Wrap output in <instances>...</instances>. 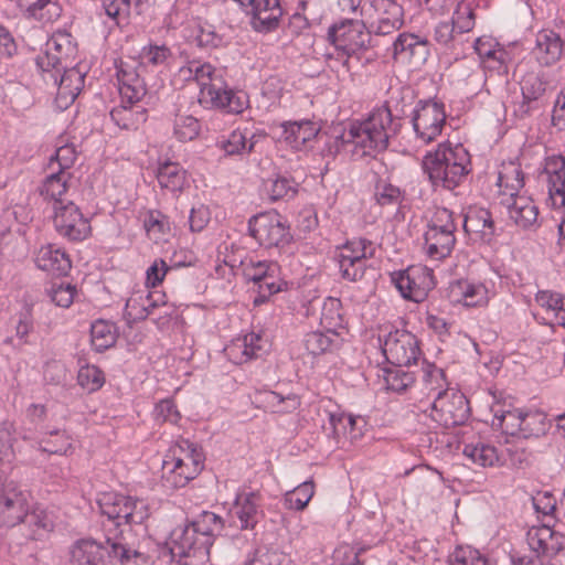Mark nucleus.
I'll use <instances>...</instances> for the list:
<instances>
[{"mask_svg":"<svg viewBox=\"0 0 565 565\" xmlns=\"http://www.w3.org/2000/svg\"><path fill=\"white\" fill-rule=\"evenodd\" d=\"M104 541L81 539L70 548L71 565H108L111 558L121 564L141 556L138 551V535H146L145 521L150 516L149 504L139 498L121 493H103L97 501Z\"/></svg>","mask_w":565,"mask_h":565,"instance_id":"1","label":"nucleus"},{"mask_svg":"<svg viewBox=\"0 0 565 565\" xmlns=\"http://www.w3.org/2000/svg\"><path fill=\"white\" fill-rule=\"evenodd\" d=\"M412 99L411 94L399 99L391 97L384 106L374 109L366 120L351 124L348 130L335 136L329 142V152L335 156L344 151L361 159L385 150L388 139L398 132L401 119L407 115L406 108L412 105Z\"/></svg>","mask_w":565,"mask_h":565,"instance_id":"2","label":"nucleus"},{"mask_svg":"<svg viewBox=\"0 0 565 565\" xmlns=\"http://www.w3.org/2000/svg\"><path fill=\"white\" fill-rule=\"evenodd\" d=\"M224 527L223 519L203 511L192 520L177 525L169 536L171 561L175 565H204L214 539Z\"/></svg>","mask_w":565,"mask_h":565,"instance_id":"3","label":"nucleus"},{"mask_svg":"<svg viewBox=\"0 0 565 565\" xmlns=\"http://www.w3.org/2000/svg\"><path fill=\"white\" fill-rule=\"evenodd\" d=\"M423 169L434 186L454 190L471 171L470 154L460 143H441L424 157Z\"/></svg>","mask_w":565,"mask_h":565,"instance_id":"4","label":"nucleus"},{"mask_svg":"<svg viewBox=\"0 0 565 565\" xmlns=\"http://www.w3.org/2000/svg\"><path fill=\"white\" fill-rule=\"evenodd\" d=\"M193 81L200 87V103L226 110L231 114H241L247 104L243 94H236L223 87L222 79L215 75L211 64H200L192 61Z\"/></svg>","mask_w":565,"mask_h":565,"instance_id":"5","label":"nucleus"},{"mask_svg":"<svg viewBox=\"0 0 565 565\" xmlns=\"http://www.w3.org/2000/svg\"><path fill=\"white\" fill-rule=\"evenodd\" d=\"M328 38L335 49L345 56L343 66L351 68V61L355 58L362 65L374 61V56H364L371 47V32L366 30L361 20H345L329 29Z\"/></svg>","mask_w":565,"mask_h":565,"instance_id":"6","label":"nucleus"},{"mask_svg":"<svg viewBox=\"0 0 565 565\" xmlns=\"http://www.w3.org/2000/svg\"><path fill=\"white\" fill-rule=\"evenodd\" d=\"M531 555L511 554L513 565H548L565 554L564 536L548 526L529 532Z\"/></svg>","mask_w":565,"mask_h":565,"instance_id":"7","label":"nucleus"},{"mask_svg":"<svg viewBox=\"0 0 565 565\" xmlns=\"http://www.w3.org/2000/svg\"><path fill=\"white\" fill-rule=\"evenodd\" d=\"M76 46L72 36L67 32H56L46 42L45 52L36 57V66L43 73L45 82L56 83L57 74L62 67H68L73 64V56Z\"/></svg>","mask_w":565,"mask_h":565,"instance_id":"8","label":"nucleus"},{"mask_svg":"<svg viewBox=\"0 0 565 565\" xmlns=\"http://www.w3.org/2000/svg\"><path fill=\"white\" fill-rule=\"evenodd\" d=\"M391 280L404 299L422 302L436 287L433 269L427 266H409L391 274Z\"/></svg>","mask_w":565,"mask_h":565,"instance_id":"9","label":"nucleus"},{"mask_svg":"<svg viewBox=\"0 0 565 565\" xmlns=\"http://www.w3.org/2000/svg\"><path fill=\"white\" fill-rule=\"evenodd\" d=\"M248 230L260 247H285L292 241L289 227L275 211L263 212L250 217Z\"/></svg>","mask_w":565,"mask_h":565,"instance_id":"10","label":"nucleus"},{"mask_svg":"<svg viewBox=\"0 0 565 565\" xmlns=\"http://www.w3.org/2000/svg\"><path fill=\"white\" fill-rule=\"evenodd\" d=\"M411 114L417 140L429 143L441 134L446 121V113L441 103L419 100Z\"/></svg>","mask_w":565,"mask_h":565,"instance_id":"11","label":"nucleus"},{"mask_svg":"<svg viewBox=\"0 0 565 565\" xmlns=\"http://www.w3.org/2000/svg\"><path fill=\"white\" fill-rule=\"evenodd\" d=\"M430 409L431 419L445 427L463 425L470 416L469 401L459 392L450 395L446 391L438 392Z\"/></svg>","mask_w":565,"mask_h":565,"instance_id":"12","label":"nucleus"},{"mask_svg":"<svg viewBox=\"0 0 565 565\" xmlns=\"http://www.w3.org/2000/svg\"><path fill=\"white\" fill-rule=\"evenodd\" d=\"M385 359L393 366H411L420 355L417 338L407 330L391 331L382 344Z\"/></svg>","mask_w":565,"mask_h":565,"instance_id":"13","label":"nucleus"},{"mask_svg":"<svg viewBox=\"0 0 565 565\" xmlns=\"http://www.w3.org/2000/svg\"><path fill=\"white\" fill-rule=\"evenodd\" d=\"M54 225L56 231L71 242H81L90 234L89 222L83 217L78 206L72 201L65 204L55 205Z\"/></svg>","mask_w":565,"mask_h":565,"instance_id":"14","label":"nucleus"},{"mask_svg":"<svg viewBox=\"0 0 565 565\" xmlns=\"http://www.w3.org/2000/svg\"><path fill=\"white\" fill-rule=\"evenodd\" d=\"M28 501L13 481H7L0 472V526L13 527L21 522Z\"/></svg>","mask_w":565,"mask_h":565,"instance_id":"15","label":"nucleus"},{"mask_svg":"<svg viewBox=\"0 0 565 565\" xmlns=\"http://www.w3.org/2000/svg\"><path fill=\"white\" fill-rule=\"evenodd\" d=\"M233 513L237 519L236 526L242 531H254L265 518L263 498L257 491H242L236 494Z\"/></svg>","mask_w":565,"mask_h":565,"instance_id":"16","label":"nucleus"},{"mask_svg":"<svg viewBox=\"0 0 565 565\" xmlns=\"http://www.w3.org/2000/svg\"><path fill=\"white\" fill-rule=\"evenodd\" d=\"M141 72L143 71L139 66L138 61L131 60L120 63L117 78L122 103L136 104L146 95L147 88L145 79L141 77Z\"/></svg>","mask_w":565,"mask_h":565,"instance_id":"17","label":"nucleus"},{"mask_svg":"<svg viewBox=\"0 0 565 565\" xmlns=\"http://www.w3.org/2000/svg\"><path fill=\"white\" fill-rule=\"evenodd\" d=\"M463 228L473 244L490 245L495 236L491 213L482 207H469L465 215Z\"/></svg>","mask_w":565,"mask_h":565,"instance_id":"18","label":"nucleus"},{"mask_svg":"<svg viewBox=\"0 0 565 565\" xmlns=\"http://www.w3.org/2000/svg\"><path fill=\"white\" fill-rule=\"evenodd\" d=\"M447 298L451 303L465 307H482L488 303V289L483 284H475L467 279H457L449 284Z\"/></svg>","mask_w":565,"mask_h":565,"instance_id":"19","label":"nucleus"},{"mask_svg":"<svg viewBox=\"0 0 565 565\" xmlns=\"http://www.w3.org/2000/svg\"><path fill=\"white\" fill-rule=\"evenodd\" d=\"M57 95L56 103L60 108H67L74 103L84 86V74L72 64L68 67H62L57 74L56 83Z\"/></svg>","mask_w":565,"mask_h":565,"instance_id":"20","label":"nucleus"},{"mask_svg":"<svg viewBox=\"0 0 565 565\" xmlns=\"http://www.w3.org/2000/svg\"><path fill=\"white\" fill-rule=\"evenodd\" d=\"M204 468V455L202 450L190 449L188 455L178 458L170 470L175 488L185 487Z\"/></svg>","mask_w":565,"mask_h":565,"instance_id":"21","label":"nucleus"},{"mask_svg":"<svg viewBox=\"0 0 565 565\" xmlns=\"http://www.w3.org/2000/svg\"><path fill=\"white\" fill-rule=\"evenodd\" d=\"M22 534L28 540H42L53 527V521L50 515L41 509L29 510L25 509L22 520L18 523Z\"/></svg>","mask_w":565,"mask_h":565,"instance_id":"22","label":"nucleus"},{"mask_svg":"<svg viewBox=\"0 0 565 565\" xmlns=\"http://www.w3.org/2000/svg\"><path fill=\"white\" fill-rule=\"evenodd\" d=\"M563 53V41L558 33L543 30L536 35L534 54L536 60L545 66L556 63Z\"/></svg>","mask_w":565,"mask_h":565,"instance_id":"23","label":"nucleus"},{"mask_svg":"<svg viewBox=\"0 0 565 565\" xmlns=\"http://www.w3.org/2000/svg\"><path fill=\"white\" fill-rule=\"evenodd\" d=\"M548 195L554 207L565 212V158L561 157L546 168Z\"/></svg>","mask_w":565,"mask_h":565,"instance_id":"24","label":"nucleus"},{"mask_svg":"<svg viewBox=\"0 0 565 565\" xmlns=\"http://www.w3.org/2000/svg\"><path fill=\"white\" fill-rule=\"evenodd\" d=\"M142 222L149 241L156 245L169 243L172 231L168 216L157 210L148 211Z\"/></svg>","mask_w":565,"mask_h":565,"instance_id":"25","label":"nucleus"},{"mask_svg":"<svg viewBox=\"0 0 565 565\" xmlns=\"http://www.w3.org/2000/svg\"><path fill=\"white\" fill-rule=\"evenodd\" d=\"M35 264L41 270L56 276H65L72 267L65 249H39Z\"/></svg>","mask_w":565,"mask_h":565,"instance_id":"26","label":"nucleus"},{"mask_svg":"<svg viewBox=\"0 0 565 565\" xmlns=\"http://www.w3.org/2000/svg\"><path fill=\"white\" fill-rule=\"evenodd\" d=\"M265 137L264 132L247 137L245 131L236 129L226 139L220 140L217 145L227 156H242L253 152L258 140Z\"/></svg>","mask_w":565,"mask_h":565,"instance_id":"27","label":"nucleus"},{"mask_svg":"<svg viewBox=\"0 0 565 565\" xmlns=\"http://www.w3.org/2000/svg\"><path fill=\"white\" fill-rule=\"evenodd\" d=\"M509 216L523 228H530L536 224L539 209L527 196H516L507 203Z\"/></svg>","mask_w":565,"mask_h":565,"instance_id":"28","label":"nucleus"},{"mask_svg":"<svg viewBox=\"0 0 565 565\" xmlns=\"http://www.w3.org/2000/svg\"><path fill=\"white\" fill-rule=\"evenodd\" d=\"M113 121L125 130H137L147 120V109L140 105L128 104L113 108L110 111Z\"/></svg>","mask_w":565,"mask_h":565,"instance_id":"29","label":"nucleus"},{"mask_svg":"<svg viewBox=\"0 0 565 565\" xmlns=\"http://www.w3.org/2000/svg\"><path fill=\"white\" fill-rule=\"evenodd\" d=\"M157 180L162 189L180 193L188 184L186 171L177 162L166 161L157 171Z\"/></svg>","mask_w":565,"mask_h":565,"instance_id":"30","label":"nucleus"},{"mask_svg":"<svg viewBox=\"0 0 565 565\" xmlns=\"http://www.w3.org/2000/svg\"><path fill=\"white\" fill-rule=\"evenodd\" d=\"M383 12L376 24H373L376 35H388L403 25V8L394 1L381 0Z\"/></svg>","mask_w":565,"mask_h":565,"instance_id":"31","label":"nucleus"},{"mask_svg":"<svg viewBox=\"0 0 565 565\" xmlns=\"http://www.w3.org/2000/svg\"><path fill=\"white\" fill-rule=\"evenodd\" d=\"M70 179L71 174L67 171L58 170L52 172L42 183L41 195L46 200H52L54 202L53 207L65 204L68 200L63 198V195L67 192Z\"/></svg>","mask_w":565,"mask_h":565,"instance_id":"32","label":"nucleus"},{"mask_svg":"<svg viewBox=\"0 0 565 565\" xmlns=\"http://www.w3.org/2000/svg\"><path fill=\"white\" fill-rule=\"evenodd\" d=\"M498 186L501 193L509 195L510 200L518 196V192L524 186V174L515 162L502 163L498 174Z\"/></svg>","mask_w":565,"mask_h":565,"instance_id":"33","label":"nucleus"},{"mask_svg":"<svg viewBox=\"0 0 565 565\" xmlns=\"http://www.w3.org/2000/svg\"><path fill=\"white\" fill-rule=\"evenodd\" d=\"M303 343L309 354L320 355L338 349L341 340L335 331L328 328L327 332L313 331L307 333Z\"/></svg>","mask_w":565,"mask_h":565,"instance_id":"34","label":"nucleus"},{"mask_svg":"<svg viewBox=\"0 0 565 565\" xmlns=\"http://www.w3.org/2000/svg\"><path fill=\"white\" fill-rule=\"evenodd\" d=\"M350 254H341L339 266L344 279L356 281L361 279L366 269V249H349Z\"/></svg>","mask_w":565,"mask_h":565,"instance_id":"35","label":"nucleus"},{"mask_svg":"<svg viewBox=\"0 0 565 565\" xmlns=\"http://www.w3.org/2000/svg\"><path fill=\"white\" fill-rule=\"evenodd\" d=\"M118 337V328L106 320H96L90 326V343L95 351L104 352L115 345Z\"/></svg>","mask_w":565,"mask_h":565,"instance_id":"36","label":"nucleus"},{"mask_svg":"<svg viewBox=\"0 0 565 565\" xmlns=\"http://www.w3.org/2000/svg\"><path fill=\"white\" fill-rule=\"evenodd\" d=\"M551 428V422L546 415L541 411H523L521 418V427L519 437L522 438H539L544 436Z\"/></svg>","mask_w":565,"mask_h":565,"instance_id":"37","label":"nucleus"},{"mask_svg":"<svg viewBox=\"0 0 565 565\" xmlns=\"http://www.w3.org/2000/svg\"><path fill=\"white\" fill-rule=\"evenodd\" d=\"M263 191L271 202H276L292 199L297 194L298 189L294 180L278 175L264 181Z\"/></svg>","mask_w":565,"mask_h":565,"instance_id":"38","label":"nucleus"},{"mask_svg":"<svg viewBox=\"0 0 565 565\" xmlns=\"http://www.w3.org/2000/svg\"><path fill=\"white\" fill-rule=\"evenodd\" d=\"M19 7L30 17L46 23L60 17V7L51 0H18Z\"/></svg>","mask_w":565,"mask_h":565,"instance_id":"39","label":"nucleus"},{"mask_svg":"<svg viewBox=\"0 0 565 565\" xmlns=\"http://www.w3.org/2000/svg\"><path fill=\"white\" fill-rule=\"evenodd\" d=\"M284 138L294 147H300L316 137L318 129L312 121L284 124Z\"/></svg>","mask_w":565,"mask_h":565,"instance_id":"40","label":"nucleus"},{"mask_svg":"<svg viewBox=\"0 0 565 565\" xmlns=\"http://www.w3.org/2000/svg\"><path fill=\"white\" fill-rule=\"evenodd\" d=\"M463 455L482 467H492L499 461L497 448L482 441L465 445Z\"/></svg>","mask_w":565,"mask_h":565,"instance_id":"41","label":"nucleus"},{"mask_svg":"<svg viewBox=\"0 0 565 565\" xmlns=\"http://www.w3.org/2000/svg\"><path fill=\"white\" fill-rule=\"evenodd\" d=\"M171 56V50L167 45L149 44L140 51L138 64L145 71L146 65H164Z\"/></svg>","mask_w":565,"mask_h":565,"instance_id":"42","label":"nucleus"},{"mask_svg":"<svg viewBox=\"0 0 565 565\" xmlns=\"http://www.w3.org/2000/svg\"><path fill=\"white\" fill-rule=\"evenodd\" d=\"M281 14L282 10L268 12L266 10L252 9V28L262 33L271 32L278 28Z\"/></svg>","mask_w":565,"mask_h":565,"instance_id":"43","label":"nucleus"},{"mask_svg":"<svg viewBox=\"0 0 565 565\" xmlns=\"http://www.w3.org/2000/svg\"><path fill=\"white\" fill-rule=\"evenodd\" d=\"M174 135L182 142L194 140L201 131L200 121L191 115L177 116L174 120Z\"/></svg>","mask_w":565,"mask_h":565,"instance_id":"44","label":"nucleus"},{"mask_svg":"<svg viewBox=\"0 0 565 565\" xmlns=\"http://www.w3.org/2000/svg\"><path fill=\"white\" fill-rule=\"evenodd\" d=\"M404 366H394L385 371L387 388L397 393L405 392L415 382L413 372L403 370Z\"/></svg>","mask_w":565,"mask_h":565,"instance_id":"45","label":"nucleus"},{"mask_svg":"<svg viewBox=\"0 0 565 565\" xmlns=\"http://www.w3.org/2000/svg\"><path fill=\"white\" fill-rule=\"evenodd\" d=\"M77 383L88 393L96 392L105 383L104 372L96 365H84L78 371Z\"/></svg>","mask_w":565,"mask_h":565,"instance_id":"46","label":"nucleus"},{"mask_svg":"<svg viewBox=\"0 0 565 565\" xmlns=\"http://www.w3.org/2000/svg\"><path fill=\"white\" fill-rule=\"evenodd\" d=\"M522 416L523 411L520 408L494 412V418L498 420V426L504 434L511 436H519Z\"/></svg>","mask_w":565,"mask_h":565,"instance_id":"47","label":"nucleus"},{"mask_svg":"<svg viewBox=\"0 0 565 565\" xmlns=\"http://www.w3.org/2000/svg\"><path fill=\"white\" fill-rule=\"evenodd\" d=\"M458 34L470 32L475 26V12L469 3H459L450 21Z\"/></svg>","mask_w":565,"mask_h":565,"instance_id":"48","label":"nucleus"},{"mask_svg":"<svg viewBox=\"0 0 565 565\" xmlns=\"http://www.w3.org/2000/svg\"><path fill=\"white\" fill-rule=\"evenodd\" d=\"M523 103L537 100L545 93V83L536 74H527L521 82Z\"/></svg>","mask_w":565,"mask_h":565,"instance_id":"49","label":"nucleus"},{"mask_svg":"<svg viewBox=\"0 0 565 565\" xmlns=\"http://www.w3.org/2000/svg\"><path fill=\"white\" fill-rule=\"evenodd\" d=\"M46 292L56 306L68 308L73 303L76 289L68 282H53Z\"/></svg>","mask_w":565,"mask_h":565,"instance_id":"50","label":"nucleus"},{"mask_svg":"<svg viewBox=\"0 0 565 565\" xmlns=\"http://www.w3.org/2000/svg\"><path fill=\"white\" fill-rule=\"evenodd\" d=\"M450 563L460 565H487L486 557L470 546H458L449 556Z\"/></svg>","mask_w":565,"mask_h":565,"instance_id":"51","label":"nucleus"},{"mask_svg":"<svg viewBox=\"0 0 565 565\" xmlns=\"http://www.w3.org/2000/svg\"><path fill=\"white\" fill-rule=\"evenodd\" d=\"M315 493V484L312 481H305L298 486L294 491L289 492L286 500L290 503L291 508L302 510L307 507L310 499Z\"/></svg>","mask_w":565,"mask_h":565,"instance_id":"52","label":"nucleus"},{"mask_svg":"<svg viewBox=\"0 0 565 565\" xmlns=\"http://www.w3.org/2000/svg\"><path fill=\"white\" fill-rule=\"evenodd\" d=\"M375 198L381 205L398 204L402 201V191L386 181H379L375 188Z\"/></svg>","mask_w":565,"mask_h":565,"instance_id":"53","label":"nucleus"},{"mask_svg":"<svg viewBox=\"0 0 565 565\" xmlns=\"http://www.w3.org/2000/svg\"><path fill=\"white\" fill-rule=\"evenodd\" d=\"M195 39L198 45L204 49H215L223 43V35L216 31L214 25L207 23L199 26Z\"/></svg>","mask_w":565,"mask_h":565,"instance_id":"54","label":"nucleus"},{"mask_svg":"<svg viewBox=\"0 0 565 565\" xmlns=\"http://www.w3.org/2000/svg\"><path fill=\"white\" fill-rule=\"evenodd\" d=\"M282 561L284 555L278 551L259 547L255 550L253 557L246 562V565H281Z\"/></svg>","mask_w":565,"mask_h":565,"instance_id":"55","label":"nucleus"},{"mask_svg":"<svg viewBox=\"0 0 565 565\" xmlns=\"http://www.w3.org/2000/svg\"><path fill=\"white\" fill-rule=\"evenodd\" d=\"M457 35L458 33L451 22H439L434 31V40L445 49L454 46Z\"/></svg>","mask_w":565,"mask_h":565,"instance_id":"56","label":"nucleus"},{"mask_svg":"<svg viewBox=\"0 0 565 565\" xmlns=\"http://www.w3.org/2000/svg\"><path fill=\"white\" fill-rule=\"evenodd\" d=\"M76 150L74 145H63L60 146L56 151L54 158H52L50 162V167L53 168L54 162L57 164L58 170L67 171L76 159Z\"/></svg>","mask_w":565,"mask_h":565,"instance_id":"57","label":"nucleus"},{"mask_svg":"<svg viewBox=\"0 0 565 565\" xmlns=\"http://www.w3.org/2000/svg\"><path fill=\"white\" fill-rule=\"evenodd\" d=\"M532 504L537 513L552 515L556 510V499L548 491H537L532 495Z\"/></svg>","mask_w":565,"mask_h":565,"instance_id":"58","label":"nucleus"},{"mask_svg":"<svg viewBox=\"0 0 565 565\" xmlns=\"http://www.w3.org/2000/svg\"><path fill=\"white\" fill-rule=\"evenodd\" d=\"M190 449L202 450L201 447L190 441L189 439H181L177 441L172 447H170L168 454L166 455L163 468H166L168 465L174 463L178 458L186 456Z\"/></svg>","mask_w":565,"mask_h":565,"instance_id":"59","label":"nucleus"},{"mask_svg":"<svg viewBox=\"0 0 565 565\" xmlns=\"http://www.w3.org/2000/svg\"><path fill=\"white\" fill-rule=\"evenodd\" d=\"M154 416L157 420L171 424H177L180 419V413L171 399L160 401L154 407Z\"/></svg>","mask_w":565,"mask_h":565,"instance_id":"60","label":"nucleus"},{"mask_svg":"<svg viewBox=\"0 0 565 565\" xmlns=\"http://www.w3.org/2000/svg\"><path fill=\"white\" fill-rule=\"evenodd\" d=\"M171 269L163 259H157L146 271V285L147 287H157L163 279L166 274Z\"/></svg>","mask_w":565,"mask_h":565,"instance_id":"61","label":"nucleus"},{"mask_svg":"<svg viewBox=\"0 0 565 565\" xmlns=\"http://www.w3.org/2000/svg\"><path fill=\"white\" fill-rule=\"evenodd\" d=\"M267 402L276 408V412L279 413L294 411L299 405V399L296 395H288L287 397H284L276 392H269L267 394Z\"/></svg>","mask_w":565,"mask_h":565,"instance_id":"62","label":"nucleus"},{"mask_svg":"<svg viewBox=\"0 0 565 565\" xmlns=\"http://www.w3.org/2000/svg\"><path fill=\"white\" fill-rule=\"evenodd\" d=\"M211 213L207 206L200 204L191 209L189 227L191 232H201L210 222Z\"/></svg>","mask_w":565,"mask_h":565,"instance_id":"63","label":"nucleus"},{"mask_svg":"<svg viewBox=\"0 0 565 565\" xmlns=\"http://www.w3.org/2000/svg\"><path fill=\"white\" fill-rule=\"evenodd\" d=\"M243 354L246 356V361L258 358L262 351H265V341L262 335L255 332L246 334L243 339Z\"/></svg>","mask_w":565,"mask_h":565,"instance_id":"64","label":"nucleus"}]
</instances>
